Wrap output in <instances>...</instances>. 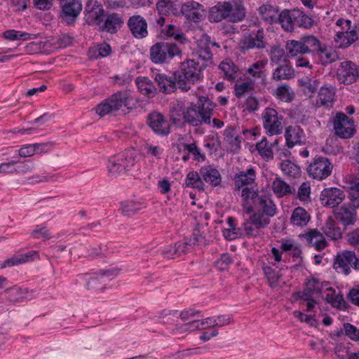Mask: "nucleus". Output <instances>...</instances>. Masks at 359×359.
Listing matches in <instances>:
<instances>
[{
	"mask_svg": "<svg viewBox=\"0 0 359 359\" xmlns=\"http://www.w3.org/2000/svg\"><path fill=\"white\" fill-rule=\"evenodd\" d=\"M241 196L245 213L253 215L257 224L268 226L278 213L277 205L269 193L258 191L255 187H245Z\"/></svg>",
	"mask_w": 359,
	"mask_h": 359,
	"instance_id": "nucleus-1",
	"label": "nucleus"
},
{
	"mask_svg": "<svg viewBox=\"0 0 359 359\" xmlns=\"http://www.w3.org/2000/svg\"><path fill=\"white\" fill-rule=\"evenodd\" d=\"M348 198V204L333 209L335 219L345 227L353 225L357 220V209L359 208V175L349 176Z\"/></svg>",
	"mask_w": 359,
	"mask_h": 359,
	"instance_id": "nucleus-2",
	"label": "nucleus"
},
{
	"mask_svg": "<svg viewBox=\"0 0 359 359\" xmlns=\"http://www.w3.org/2000/svg\"><path fill=\"white\" fill-rule=\"evenodd\" d=\"M135 107V103L131 90L124 89L114 93L100 103L95 110L101 117L117 111L125 114L130 112Z\"/></svg>",
	"mask_w": 359,
	"mask_h": 359,
	"instance_id": "nucleus-3",
	"label": "nucleus"
},
{
	"mask_svg": "<svg viewBox=\"0 0 359 359\" xmlns=\"http://www.w3.org/2000/svg\"><path fill=\"white\" fill-rule=\"evenodd\" d=\"M207 65L201 63L196 59H187L181 62L180 69L175 72L174 76L178 79L179 90L187 92L192 86L203 78V72Z\"/></svg>",
	"mask_w": 359,
	"mask_h": 359,
	"instance_id": "nucleus-4",
	"label": "nucleus"
},
{
	"mask_svg": "<svg viewBox=\"0 0 359 359\" xmlns=\"http://www.w3.org/2000/svg\"><path fill=\"white\" fill-rule=\"evenodd\" d=\"M215 104L208 97L201 96L197 102H191L183 111L185 122L197 126L211 124V116Z\"/></svg>",
	"mask_w": 359,
	"mask_h": 359,
	"instance_id": "nucleus-5",
	"label": "nucleus"
},
{
	"mask_svg": "<svg viewBox=\"0 0 359 359\" xmlns=\"http://www.w3.org/2000/svg\"><path fill=\"white\" fill-rule=\"evenodd\" d=\"M245 16V9L240 0L218 1L210 8L208 19L210 22H219L227 20L231 22L242 21Z\"/></svg>",
	"mask_w": 359,
	"mask_h": 359,
	"instance_id": "nucleus-6",
	"label": "nucleus"
},
{
	"mask_svg": "<svg viewBox=\"0 0 359 359\" xmlns=\"http://www.w3.org/2000/svg\"><path fill=\"white\" fill-rule=\"evenodd\" d=\"M119 271L115 268L102 269L93 273L79 275L85 282L84 287L94 293L102 292L107 286V282L116 276Z\"/></svg>",
	"mask_w": 359,
	"mask_h": 359,
	"instance_id": "nucleus-7",
	"label": "nucleus"
},
{
	"mask_svg": "<svg viewBox=\"0 0 359 359\" xmlns=\"http://www.w3.org/2000/svg\"><path fill=\"white\" fill-rule=\"evenodd\" d=\"M336 26L341 28L334 36L336 47L346 48L358 39L359 26L353 25L351 20L339 18L337 20Z\"/></svg>",
	"mask_w": 359,
	"mask_h": 359,
	"instance_id": "nucleus-8",
	"label": "nucleus"
},
{
	"mask_svg": "<svg viewBox=\"0 0 359 359\" xmlns=\"http://www.w3.org/2000/svg\"><path fill=\"white\" fill-rule=\"evenodd\" d=\"M136 162V154L134 150H126L111 157L108 162L109 172L114 176H117L132 169Z\"/></svg>",
	"mask_w": 359,
	"mask_h": 359,
	"instance_id": "nucleus-9",
	"label": "nucleus"
},
{
	"mask_svg": "<svg viewBox=\"0 0 359 359\" xmlns=\"http://www.w3.org/2000/svg\"><path fill=\"white\" fill-rule=\"evenodd\" d=\"M182 51L175 43L159 42L150 48V59L156 64L168 62L175 56H180Z\"/></svg>",
	"mask_w": 359,
	"mask_h": 359,
	"instance_id": "nucleus-10",
	"label": "nucleus"
},
{
	"mask_svg": "<svg viewBox=\"0 0 359 359\" xmlns=\"http://www.w3.org/2000/svg\"><path fill=\"white\" fill-rule=\"evenodd\" d=\"M332 169V163L328 158L317 156L307 166L306 171L309 177L321 181L331 175Z\"/></svg>",
	"mask_w": 359,
	"mask_h": 359,
	"instance_id": "nucleus-11",
	"label": "nucleus"
},
{
	"mask_svg": "<svg viewBox=\"0 0 359 359\" xmlns=\"http://www.w3.org/2000/svg\"><path fill=\"white\" fill-rule=\"evenodd\" d=\"M263 127L266 134L272 136L277 135L283 132V117L273 108H266L262 114Z\"/></svg>",
	"mask_w": 359,
	"mask_h": 359,
	"instance_id": "nucleus-12",
	"label": "nucleus"
},
{
	"mask_svg": "<svg viewBox=\"0 0 359 359\" xmlns=\"http://www.w3.org/2000/svg\"><path fill=\"white\" fill-rule=\"evenodd\" d=\"M265 32L263 28L250 30L243 35L240 41L239 49L243 53H246L252 49H262L265 48Z\"/></svg>",
	"mask_w": 359,
	"mask_h": 359,
	"instance_id": "nucleus-13",
	"label": "nucleus"
},
{
	"mask_svg": "<svg viewBox=\"0 0 359 359\" xmlns=\"http://www.w3.org/2000/svg\"><path fill=\"white\" fill-rule=\"evenodd\" d=\"M333 123L335 134L341 138H350L355 132L353 119L343 112L337 113Z\"/></svg>",
	"mask_w": 359,
	"mask_h": 359,
	"instance_id": "nucleus-14",
	"label": "nucleus"
},
{
	"mask_svg": "<svg viewBox=\"0 0 359 359\" xmlns=\"http://www.w3.org/2000/svg\"><path fill=\"white\" fill-rule=\"evenodd\" d=\"M180 15H183L188 21L200 22L205 17V11L202 4L190 1L180 5L179 16Z\"/></svg>",
	"mask_w": 359,
	"mask_h": 359,
	"instance_id": "nucleus-15",
	"label": "nucleus"
},
{
	"mask_svg": "<svg viewBox=\"0 0 359 359\" xmlns=\"http://www.w3.org/2000/svg\"><path fill=\"white\" fill-rule=\"evenodd\" d=\"M147 124L152 131L159 137H166L170 133V124L161 113L152 111L147 117Z\"/></svg>",
	"mask_w": 359,
	"mask_h": 359,
	"instance_id": "nucleus-16",
	"label": "nucleus"
},
{
	"mask_svg": "<svg viewBox=\"0 0 359 359\" xmlns=\"http://www.w3.org/2000/svg\"><path fill=\"white\" fill-rule=\"evenodd\" d=\"M334 267L339 273L348 275L353 268L359 270V259L353 251H344L341 254L337 255L334 262Z\"/></svg>",
	"mask_w": 359,
	"mask_h": 359,
	"instance_id": "nucleus-17",
	"label": "nucleus"
},
{
	"mask_svg": "<svg viewBox=\"0 0 359 359\" xmlns=\"http://www.w3.org/2000/svg\"><path fill=\"white\" fill-rule=\"evenodd\" d=\"M358 76L357 66L351 61L341 62L337 69V80L345 85H349L355 82Z\"/></svg>",
	"mask_w": 359,
	"mask_h": 359,
	"instance_id": "nucleus-18",
	"label": "nucleus"
},
{
	"mask_svg": "<svg viewBox=\"0 0 359 359\" xmlns=\"http://www.w3.org/2000/svg\"><path fill=\"white\" fill-rule=\"evenodd\" d=\"M336 100V88L331 84H325L318 90L316 107L330 109Z\"/></svg>",
	"mask_w": 359,
	"mask_h": 359,
	"instance_id": "nucleus-19",
	"label": "nucleus"
},
{
	"mask_svg": "<svg viewBox=\"0 0 359 359\" xmlns=\"http://www.w3.org/2000/svg\"><path fill=\"white\" fill-rule=\"evenodd\" d=\"M61 18L67 25H72L82 10L80 0H61Z\"/></svg>",
	"mask_w": 359,
	"mask_h": 359,
	"instance_id": "nucleus-20",
	"label": "nucleus"
},
{
	"mask_svg": "<svg viewBox=\"0 0 359 359\" xmlns=\"http://www.w3.org/2000/svg\"><path fill=\"white\" fill-rule=\"evenodd\" d=\"M219 48V45L210 40L208 36H203L198 41L195 53L198 59H201L204 63L212 60L213 51Z\"/></svg>",
	"mask_w": 359,
	"mask_h": 359,
	"instance_id": "nucleus-21",
	"label": "nucleus"
},
{
	"mask_svg": "<svg viewBox=\"0 0 359 359\" xmlns=\"http://www.w3.org/2000/svg\"><path fill=\"white\" fill-rule=\"evenodd\" d=\"M255 179L256 172L255 169L252 167L247 168L246 170L238 172L234 177L235 190L242 192V189L245 187H255V189H257Z\"/></svg>",
	"mask_w": 359,
	"mask_h": 359,
	"instance_id": "nucleus-22",
	"label": "nucleus"
},
{
	"mask_svg": "<svg viewBox=\"0 0 359 359\" xmlns=\"http://www.w3.org/2000/svg\"><path fill=\"white\" fill-rule=\"evenodd\" d=\"M104 13V9L100 4H88L85 10V20L88 25L97 26L99 28L103 21Z\"/></svg>",
	"mask_w": 359,
	"mask_h": 359,
	"instance_id": "nucleus-23",
	"label": "nucleus"
},
{
	"mask_svg": "<svg viewBox=\"0 0 359 359\" xmlns=\"http://www.w3.org/2000/svg\"><path fill=\"white\" fill-rule=\"evenodd\" d=\"M191 246V240L185 238L175 243L173 245L165 246L161 251V255L166 259H175L182 255L187 253Z\"/></svg>",
	"mask_w": 359,
	"mask_h": 359,
	"instance_id": "nucleus-24",
	"label": "nucleus"
},
{
	"mask_svg": "<svg viewBox=\"0 0 359 359\" xmlns=\"http://www.w3.org/2000/svg\"><path fill=\"white\" fill-rule=\"evenodd\" d=\"M128 26L136 39H143L148 35L147 21L140 15L130 17L128 20Z\"/></svg>",
	"mask_w": 359,
	"mask_h": 359,
	"instance_id": "nucleus-25",
	"label": "nucleus"
},
{
	"mask_svg": "<svg viewBox=\"0 0 359 359\" xmlns=\"http://www.w3.org/2000/svg\"><path fill=\"white\" fill-rule=\"evenodd\" d=\"M344 198V191L336 187L325 189L321 194V199L325 205L330 206L333 209L339 207Z\"/></svg>",
	"mask_w": 359,
	"mask_h": 359,
	"instance_id": "nucleus-26",
	"label": "nucleus"
},
{
	"mask_svg": "<svg viewBox=\"0 0 359 359\" xmlns=\"http://www.w3.org/2000/svg\"><path fill=\"white\" fill-rule=\"evenodd\" d=\"M311 220V215L304 208L298 206L292 211L290 224L294 228L304 229Z\"/></svg>",
	"mask_w": 359,
	"mask_h": 359,
	"instance_id": "nucleus-27",
	"label": "nucleus"
},
{
	"mask_svg": "<svg viewBox=\"0 0 359 359\" xmlns=\"http://www.w3.org/2000/svg\"><path fill=\"white\" fill-rule=\"evenodd\" d=\"M155 82L157 83L159 90L164 94H170L179 89L178 79L168 76L165 74L158 73L154 76Z\"/></svg>",
	"mask_w": 359,
	"mask_h": 359,
	"instance_id": "nucleus-28",
	"label": "nucleus"
},
{
	"mask_svg": "<svg viewBox=\"0 0 359 359\" xmlns=\"http://www.w3.org/2000/svg\"><path fill=\"white\" fill-rule=\"evenodd\" d=\"M321 287L318 279L311 278L307 280L303 290L296 293V296L299 299L311 300V298L321 293Z\"/></svg>",
	"mask_w": 359,
	"mask_h": 359,
	"instance_id": "nucleus-29",
	"label": "nucleus"
},
{
	"mask_svg": "<svg viewBox=\"0 0 359 359\" xmlns=\"http://www.w3.org/2000/svg\"><path fill=\"white\" fill-rule=\"evenodd\" d=\"M285 138L288 148H292L295 145H301L306 140L304 133L299 126H288L285 130Z\"/></svg>",
	"mask_w": 359,
	"mask_h": 359,
	"instance_id": "nucleus-30",
	"label": "nucleus"
},
{
	"mask_svg": "<svg viewBox=\"0 0 359 359\" xmlns=\"http://www.w3.org/2000/svg\"><path fill=\"white\" fill-rule=\"evenodd\" d=\"M4 295L9 304H16L27 299L30 292L26 287L14 286L6 289Z\"/></svg>",
	"mask_w": 359,
	"mask_h": 359,
	"instance_id": "nucleus-31",
	"label": "nucleus"
},
{
	"mask_svg": "<svg viewBox=\"0 0 359 359\" xmlns=\"http://www.w3.org/2000/svg\"><path fill=\"white\" fill-rule=\"evenodd\" d=\"M122 18L118 13H113L107 15L100 24L98 29L100 32H106L110 34L117 32L118 29L122 26Z\"/></svg>",
	"mask_w": 359,
	"mask_h": 359,
	"instance_id": "nucleus-32",
	"label": "nucleus"
},
{
	"mask_svg": "<svg viewBox=\"0 0 359 359\" xmlns=\"http://www.w3.org/2000/svg\"><path fill=\"white\" fill-rule=\"evenodd\" d=\"M302 237L306 239L308 243L313 246L317 251L324 250L327 245L323 234L317 229H310L306 233L302 234Z\"/></svg>",
	"mask_w": 359,
	"mask_h": 359,
	"instance_id": "nucleus-33",
	"label": "nucleus"
},
{
	"mask_svg": "<svg viewBox=\"0 0 359 359\" xmlns=\"http://www.w3.org/2000/svg\"><path fill=\"white\" fill-rule=\"evenodd\" d=\"M138 91L148 98H152L157 94V88L153 82L146 76H138L135 79Z\"/></svg>",
	"mask_w": 359,
	"mask_h": 359,
	"instance_id": "nucleus-34",
	"label": "nucleus"
},
{
	"mask_svg": "<svg viewBox=\"0 0 359 359\" xmlns=\"http://www.w3.org/2000/svg\"><path fill=\"white\" fill-rule=\"evenodd\" d=\"M278 140H275L273 142L269 143L266 137H263L262 140L256 144V149L262 158L266 162L273 158V151L272 147L277 146Z\"/></svg>",
	"mask_w": 359,
	"mask_h": 359,
	"instance_id": "nucleus-35",
	"label": "nucleus"
},
{
	"mask_svg": "<svg viewBox=\"0 0 359 359\" xmlns=\"http://www.w3.org/2000/svg\"><path fill=\"white\" fill-rule=\"evenodd\" d=\"M258 13L264 22L270 25L278 23L280 13L278 7L271 4H263L259 7Z\"/></svg>",
	"mask_w": 359,
	"mask_h": 359,
	"instance_id": "nucleus-36",
	"label": "nucleus"
},
{
	"mask_svg": "<svg viewBox=\"0 0 359 359\" xmlns=\"http://www.w3.org/2000/svg\"><path fill=\"white\" fill-rule=\"evenodd\" d=\"M200 175L205 182L216 187L222 182L221 175L217 169L212 165L203 166L200 169Z\"/></svg>",
	"mask_w": 359,
	"mask_h": 359,
	"instance_id": "nucleus-37",
	"label": "nucleus"
},
{
	"mask_svg": "<svg viewBox=\"0 0 359 359\" xmlns=\"http://www.w3.org/2000/svg\"><path fill=\"white\" fill-rule=\"evenodd\" d=\"M156 7L158 15L179 16L180 5L170 0H158Z\"/></svg>",
	"mask_w": 359,
	"mask_h": 359,
	"instance_id": "nucleus-38",
	"label": "nucleus"
},
{
	"mask_svg": "<svg viewBox=\"0 0 359 359\" xmlns=\"http://www.w3.org/2000/svg\"><path fill=\"white\" fill-rule=\"evenodd\" d=\"M255 222L256 221L252 214L250 215L249 219H245L242 222L243 237H257L259 234L260 229H264L267 226L266 224H259Z\"/></svg>",
	"mask_w": 359,
	"mask_h": 359,
	"instance_id": "nucleus-39",
	"label": "nucleus"
},
{
	"mask_svg": "<svg viewBox=\"0 0 359 359\" xmlns=\"http://www.w3.org/2000/svg\"><path fill=\"white\" fill-rule=\"evenodd\" d=\"M295 9H284L279 13L278 23L280 25L281 27L287 32H292L294 30V19Z\"/></svg>",
	"mask_w": 359,
	"mask_h": 359,
	"instance_id": "nucleus-40",
	"label": "nucleus"
},
{
	"mask_svg": "<svg viewBox=\"0 0 359 359\" xmlns=\"http://www.w3.org/2000/svg\"><path fill=\"white\" fill-rule=\"evenodd\" d=\"M323 233L332 240H337L342 236V231L337 222L331 217H329L325 225L322 228Z\"/></svg>",
	"mask_w": 359,
	"mask_h": 359,
	"instance_id": "nucleus-41",
	"label": "nucleus"
},
{
	"mask_svg": "<svg viewBox=\"0 0 359 359\" xmlns=\"http://www.w3.org/2000/svg\"><path fill=\"white\" fill-rule=\"evenodd\" d=\"M219 69L223 73V77L228 81H234L238 70V67L230 60H223L219 65Z\"/></svg>",
	"mask_w": 359,
	"mask_h": 359,
	"instance_id": "nucleus-42",
	"label": "nucleus"
},
{
	"mask_svg": "<svg viewBox=\"0 0 359 359\" xmlns=\"http://www.w3.org/2000/svg\"><path fill=\"white\" fill-rule=\"evenodd\" d=\"M4 39L11 41H28L34 39L36 38V34H30L26 32L15 30V29H8L3 33Z\"/></svg>",
	"mask_w": 359,
	"mask_h": 359,
	"instance_id": "nucleus-43",
	"label": "nucleus"
},
{
	"mask_svg": "<svg viewBox=\"0 0 359 359\" xmlns=\"http://www.w3.org/2000/svg\"><path fill=\"white\" fill-rule=\"evenodd\" d=\"M184 184L187 187L196 189L198 191H203L205 184L203 182L200 172L196 171H190L187 175Z\"/></svg>",
	"mask_w": 359,
	"mask_h": 359,
	"instance_id": "nucleus-44",
	"label": "nucleus"
},
{
	"mask_svg": "<svg viewBox=\"0 0 359 359\" xmlns=\"http://www.w3.org/2000/svg\"><path fill=\"white\" fill-rule=\"evenodd\" d=\"M321 63L324 65L334 62L337 57V53L332 47H321L317 51Z\"/></svg>",
	"mask_w": 359,
	"mask_h": 359,
	"instance_id": "nucleus-45",
	"label": "nucleus"
},
{
	"mask_svg": "<svg viewBox=\"0 0 359 359\" xmlns=\"http://www.w3.org/2000/svg\"><path fill=\"white\" fill-rule=\"evenodd\" d=\"M277 99L285 102H291L294 98V93L287 84H281L277 87L275 92Z\"/></svg>",
	"mask_w": 359,
	"mask_h": 359,
	"instance_id": "nucleus-46",
	"label": "nucleus"
},
{
	"mask_svg": "<svg viewBox=\"0 0 359 359\" xmlns=\"http://www.w3.org/2000/svg\"><path fill=\"white\" fill-rule=\"evenodd\" d=\"M286 50L290 57H297L299 54H306L302 39L288 40L286 43Z\"/></svg>",
	"mask_w": 359,
	"mask_h": 359,
	"instance_id": "nucleus-47",
	"label": "nucleus"
},
{
	"mask_svg": "<svg viewBox=\"0 0 359 359\" xmlns=\"http://www.w3.org/2000/svg\"><path fill=\"white\" fill-rule=\"evenodd\" d=\"M255 85L252 80L238 82L234 86V95L241 98L254 90Z\"/></svg>",
	"mask_w": 359,
	"mask_h": 359,
	"instance_id": "nucleus-48",
	"label": "nucleus"
},
{
	"mask_svg": "<svg viewBox=\"0 0 359 359\" xmlns=\"http://www.w3.org/2000/svg\"><path fill=\"white\" fill-rule=\"evenodd\" d=\"M294 75L293 68L287 65H279L273 73V78L276 80L290 79Z\"/></svg>",
	"mask_w": 359,
	"mask_h": 359,
	"instance_id": "nucleus-49",
	"label": "nucleus"
},
{
	"mask_svg": "<svg viewBox=\"0 0 359 359\" xmlns=\"http://www.w3.org/2000/svg\"><path fill=\"white\" fill-rule=\"evenodd\" d=\"M14 266L39 259V253L36 250H29L25 254H19L11 257Z\"/></svg>",
	"mask_w": 359,
	"mask_h": 359,
	"instance_id": "nucleus-50",
	"label": "nucleus"
},
{
	"mask_svg": "<svg viewBox=\"0 0 359 359\" xmlns=\"http://www.w3.org/2000/svg\"><path fill=\"white\" fill-rule=\"evenodd\" d=\"M263 272L271 288H276L279 284L281 275L270 266H264Z\"/></svg>",
	"mask_w": 359,
	"mask_h": 359,
	"instance_id": "nucleus-51",
	"label": "nucleus"
},
{
	"mask_svg": "<svg viewBox=\"0 0 359 359\" xmlns=\"http://www.w3.org/2000/svg\"><path fill=\"white\" fill-rule=\"evenodd\" d=\"M199 317H203L201 312L191 308L186 309L180 313L181 320L184 322H187L189 329L191 330H194V325H192L193 320H196V318Z\"/></svg>",
	"mask_w": 359,
	"mask_h": 359,
	"instance_id": "nucleus-52",
	"label": "nucleus"
},
{
	"mask_svg": "<svg viewBox=\"0 0 359 359\" xmlns=\"http://www.w3.org/2000/svg\"><path fill=\"white\" fill-rule=\"evenodd\" d=\"M306 53L317 52L320 48V41L314 36L308 35L301 38Z\"/></svg>",
	"mask_w": 359,
	"mask_h": 359,
	"instance_id": "nucleus-53",
	"label": "nucleus"
},
{
	"mask_svg": "<svg viewBox=\"0 0 359 359\" xmlns=\"http://www.w3.org/2000/svg\"><path fill=\"white\" fill-rule=\"evenodd\" d=\"M142 208L141 203L135 201H124L121 203V212L126 217H132Z\"/></svg>",
	"mask_w": 359,
	"mask_h": 359,
	"instance_id": "nucleus-54",
	"label": "nucleus"
},
{
	"mask_svg": "<svg viewBox=\"0 0 359 359\" xmlns=\"http://www.w3.org/2000/svg\"><path fill=\"white\" fill-rule=\"evenodd\" d=\"M283 172L289 177H297L301 175V168L291 161H283L280 164Z\"/></svg>",
	"mask_w": 359,
	"mask_h": 359,
	"instance_id": "nucleus-55",
	"label": "nucleus"
},
{
	"mask_svg": "<svg viewBox=\"0 0 359 359\" xmlns=\"http://www.w3.org/2000/svg\"><path fill=\"white\" fill-rule=\"evenodd\" d=\"M295 18L294 20V27H302L305 29L311 28L313 25V20L311 18L307 16L303 11L295 9Z\"/></svg>",
	"mask_w": 359,
	"mask_h": 359,
	"instance_id": "nucleus-56",
	"label": "nucleus"
},
{
	"mask_svg": "<svg viewBox=\"0 0 359 359\" xmlns=\"http://www.w3.org/2000/svg\"><path fill=\"white\" fill-rule=\"evenodd\" d=\"M272 189L274 194L279 198L291 193L289 184L278 177L276 178L273 182Z\"/></svg>",
	"mask_w": 359,
	"mask_h": 359,
	"instance_id": "nucleus-57",
	"label": "nucleus"
},
{
	"mask_svg": "<svg viewBox=\"0 0 359 359\" xmlns=\"http://www.w3.org/2000/svg\"><path fill=\"white\" fill-rule=\"evenodd\" d=\"M266 63V61L258 60L249 66L247 72L255 79H260L265 76Z\"/></svg>",
	"mask_w": 359,
	"mask_h": 359,
	"instance_id": "nucleus-58",
	"label": "nucleus"
},
{
	"mask_svg": "<svg viewBox=\"0 0 359 359\" xmlns=\"http://www.w3.org/2000/svg\"><path fill=\"white\" fill-rule=\"evenodd\" d=\"M43 147V144L37 143L33 144H27L18 149V155L20 157L24 158L30 157L32 156L36 152L41 151Z\"/></svg>",
	"mask_w": 359,
	"mask_h": 359,
	"instance_id": "nucleus-59",
	"label": "nucleus"
},
{
	"mask_svg": "<svg viewBox=\"0 0 359 359\" xmlns=\"http://www.w3.org/2000/svg\"><path fill=\"white\" fill-rule=\"evenodd\" d=\"M184 151L193 156L194 161L198 162H203L205 160V154L201 153V149L197 147L195 142L190 144H184L183 145Z\"/></svg>",
	"mask_w": 359,
	"mask_h": 359,
	"instance_id": "nucleus-60",
	"label": "nucleus"
},
{
	"mask_svg": "<svg viewBox=\"0 0 359 359\" xmlns=\"http://www.w3.org/2000/svg\"><path fill=\"white\" fill-rule=\"evenodd\" d=\"M213 316L208 317L201 320H193L192 325H194L195 329L200 330H212L216 329L215 326V322Z\"/></svg>",
	"mask_w": 359,
	"mask_h": 359,
	"instance_id": "nucleus-61",
	"label": "nucleus"
},
{
	"mask_svg": "<svg viewBox=\"0 0 359 359\" xmlns=\"http://www.w3.org/2000/svg\"><path fill=\"white\" fill-rule=\"evenodd\" d=\"M32 238L34 239H49L50 233L49 229L44 225H36L31 233Z\"/></svg>",
	"mask_w": 359,
	"mask_h": 359,
	"instance_id": "nucleus-62",
	"label": "nucleus"
},
{
	"mask_svg": "<svg viewBox=\"0 0 359 359\" xmlns=\"http://www.w3.org/2000/svg\"><path fill=\"white\" fill-rule=\"evenodd\" d=\"M326 301L330 303L333 307L342 309L345 306V302L340 294H327L325 297Z\"/></svg>",
	"mask_w": 359,
	"mask_h": 359,
	"instance_id": "nucleus-63",
	"label": "nucleus"
},
{
	"mask_svg": "<svg viewBox=\"0 0 359 359\" xmlns=\"http://www.w3.org/2000/svg\"><path fill=\"white\" fill-rule=\"evenodd\" d=\"M344 330L345 335L350 339L359 341V329L357 327L348 323H344Z\"/></svg>",
	"mask_w": 359,
	"mask_h": 359,
	"instance_id": "nucleus-64",
	"label": "nucleus"
}]
</instances>
